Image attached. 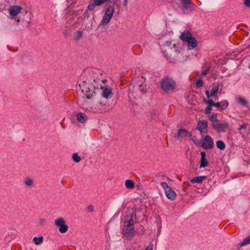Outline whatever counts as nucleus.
<instances>
[{
	"label": "nucleus",
	"mask_w": 250,
	"mask_h": 250,
	"mask_svg": "<svg viewBox=\"0 0 250 250\" xmlns=\"http://www.w3.org/2000/svg\"><path fill=\"white\" fill-rule=\"evenodd\" d=\"M136 217V209L128 208L124 221L123 234L127 239H131L135 234L134 222L133 218Z\"/></svg>",
	"instance_id": "1"
},
{
	"label": "nucleus",
	"mask_w": 250,
	"mask_h": 250,
	"mask_svg": "<svg viewBox=\"0 0 250 250\" xmlns=\"http://www.w3.org/2000/svg\"><path fill=\"white\" fill-rule=\"evenodd\" d=\"M82 92L84 93L87 99H91L95 95L96 93V90H99V84H97V82L95 79L93 80V82L88 84L86 82L83 84Z\"/></svg>",
	"instance_id": "2"
},
{
	"label": "nucleus",
	"mask_w": 250,
	"mask_h": 250,
	"mask_svg": "<svg viewBox=\"0 0 250 250\" xmlns=\"http://www.w3.org/2000/svg\"><path fill=\"white\" fill-rule=\"evenodd\" d=\"M161 86L163 90L166 92L173 91L176 88V82L168 77H165L160 82Z\"/></svg>",
	"instance_id": "3"
},
{
	"label": "nucleus",
	"mask_w": 250,
	"mask_h": 250,
	"mask_svg": "<svg viewBox=\"0 0 250 250\" xmlns=\"http://www.w3.org/2000/svg\"><path fill=\"white\" fill-rule=\"evenodd\" d=\"M160 185L164 190L166 197L171 201H174L176 198L174 190L165 182H161Z\"/></svg>",
	"instance_id": "4"
},
{
	"label": "nucleus",
	"mask_w": 250,
	"mask_h": 250,
	"mask_svg": "<svg viewBox=\"0 0 250 250\" xmlns=\"http://www.w3.org/2000/svg\"><path fill=\"white\" fill-rule=\"evenodd\" d=\"M55 225L57 226L60 227L59 230L62 233L66 232L68 229V226L65 224V222L64 219L62 217L55 219Z\"/></svg>",
	"instance_id": "5"
},
{
	"label": "nucleus",
	"mask_w": 250,
	"mask_h": 250,
	"mask_svg": "<svg viewBox=\"0 0 250 250\" xmlns=\"http://www.w3.org/2000/svg\"><path fill=\"white\" fill-rule=\"evenodd\" d=\"M202 147L205 149H210L213 146V141L212 138L209 135L205 136L203 138Z\"/></svg>",
	"instance_id": "6"
},
{
	"label": "nucleus",
	"mask_w": 250,
	"mask_h": 250,
	"mask_svg": "<svg viewBox=\"0 0 250 250\" xmlns=\"http://www.w3.org/2000/svg\"><path fill=\"white\" fill-rule=\"evenodd\" d=\"M177 5H174V7H181L183 11L188 10V8L193 7V3L191 0H180L179 3H177Z\"/></svg>",
	"instance_id": "7"
},
{
	"label": "nucleus",
	"mask_w": 250,
	"mask_h": 250,
	"mask_svg": "<svg viewBox=\"0 0 250 250\" xmlns=\"http://www.w3.org/2000/svg\"><path fill=\"white\" fill-rule=\"evenodd\" d=\"M8 10L9 15L12 19L21 13V7L19 5H13L9 7Z\"/></svg>",
	"instance_id": "8"
},
{
	"label": "nucleus",
	"mask_w": 250,
	"mask_h": 250,
	"mask_svg": "<svg viewBox=\"0 0 250 250\" xmlns=\"http://www.w3.org/2000/svg\"><path fill=\"white\" fill-rule=\"evenodd\" d=\"M212 125L213 128L218 132H225L229 127L228 123L221 124L219 122V121L214 125Z\"/></svg>",
	"instance_id": "9"
},
{
	"label": "nucleus",
	"mask_w": 250,
	"mask_h": 250,
	"mask_svg": "<svg viewBox=\"0 0 250 250\" xmlns=\"http://www.w3.org/2000/svg\"><path fill=\"white\" fill-rule=\"evenodd\" d=\"M100 89L102 90V95L104 98L107 99L112 95V90L109 86L100 85Z\"/></svg>",
	"instance_id": "10"
},
{
	"label": "nucleus",
	"mask_w": 250,
	"mask_h": 250,
	"mask_svg": "<svg viewBox=\"0 0 250 250\" xmlns=\"http://www.w3.org/2000/svg\"><path fill=\"white\" fill-rule=\"evenodd\" d=\"M25 16L26 17L24 19L21 20L18 19L16 21L17 22L21 21L24 26L27 27L30 24L31 22V14L30 13H28L27 12H26Z\"/></svg>",
	"instance_id": "11"
},
{
	"label": "nucleus",
	"mask_w": 250,
	"mask_h": 250,
	"mask_svg": "<svg viewBox=\"0 0 250 250\" xmlns=\"http://www.w3.org/2000/svg\"><path fill=\"white\" fill-rule=\"evenodd\" d=\"M201 161L200 167H205L208 166L209 163L208 160L206 159V153L205 151L201 152Z\"/></svg>",
	"instance_id": "12"
},
{
	"label": "nucleus",
	"mask_w": 250,
	"mask_h": 250,
	"mask_svg": "<svg viewBox=\"0 0 250 250\" xmlns=\"http://www.w3.org/2000/svg\"><path fill=\"white\" fill-rule=\"evenodd\" d=\"M188 131L185 129L183 128H180L178 130L177 136L176 137L178 140L182 141V139L188 135Z\"/></svg>",
	"instance_id": "13"
},
{
	"label": "nucleus",
	"mask_w": 250,
	"mask_h": 250,
	"mask_svg": "<svg viewBox=\"0 0 250 250\" xmlns=\"http://www.w3.org/2000/svg\"><path fill=\"white\" fill-rule=\"evenodd\" d=\"M188 48L189 50L193 49L197 45V42L194 37H192L190 40H188L187 42Z\"/></svg>",
	"instance_id": "14"
},
{
	"label": "nucleus",
	"mask_w": 250,
	"mask_h": 250,
	"mask_svg": "<svg viewBox=\"0 0 250 250\" xmlns=\"http://www.w3.org/2000/svg\"><path fill=\"white\" fill-rule=\"evenodd\" d=\"M192 37L191 33L188 30H185L181 35L180 38L184 42H187Z\"/></svg>",
	"instance_id": "15"
},
{
	"label": "nucleus",
	"mask_w": 250,
	"mask_h": 250,
	"mask_svg": "<svg viewBox=\"0 0 250 250\" xmlns=\"http://www.w3.org/2000/svg\"><path fill=\"white\" fill-rule=\"evenodd\" d=\"M208 128V122L206 120H200L197 124L196 129L202 130L207 129Z\"/></svg>",
	"instance_id": "16"
},
{
	"label": "nucleus",
	"mask_w": 250,
	"mask_h": 250,
	"mask_svg": "<svg viewBox=\"0 0 250 250\" xmlns=\"http://www.w3.org/2000/svg\"><path fill=\"white\" fill-rule=\"evenodd\" d=\"M112 3H113V5H108L107 6L106 9H105V13H105V14H106L107 15H110L111 17H113V14L114 13L115 8H114V5L115 4H116V1H113Z\"/></svg>",
	"instance_id": "17"
},
{
	"label": "nucleus",
	"mask_w": 250,
	"mask_h": 250,
	"mask_svg": "<svg viewBox=\"0 0 250 250\" xmlns=\"http://www.w3.org/2000/svg\"><path fill=\"white\" fill-rule=\"evenodd\" d=\"M112 18V17L104 13L101 21V24L104 26L106 25L110 22Z\"/></svg>",
	"instance_id": "18"
},
{
	"label": "nucleus",
	"mask_w": 250,
	"mask_h": 250,
	"mask_svg": "<svg viewBox=\"0 0 250 250\" xmlns=\"http://www.w3.org/2000/svg\"><path fill=\"white\" fill-rule=\"evenodd\" d=\"M76 117L77 120L82 123H84L87 120V116L82 112L77 113Z\"/></svg>",
	"instance_id": "19"
},
{
	"label": "nucleus",
	"mask_w": 250,
	"mask_h": 250,
	"mask_svg": "<svg viewBox=\"0 0 250 250\" xmlns=\"http://www.w3.org/2000/svg\"><path fill=\"white\" fill-rule=\"evenodd\" d=\"M220 86L222 87L223 85L221 83H218L217 86H213V88L211 90V92L210 93L211 97L216 96V93L218 92Z\"/></svg>",
	"instance_id": "20"
},
{
	"label": "nucleus",
	"mask_w": 250,
	"mask_h": 250,
	"mask_svg": "<svg viewBox=\"0 0 250 250\" xmlns=\"http://www.w3.org/2000/svg\"><path fill=\"white\" fill-rule=\"evenodd\" d=\"M206 176H196L194 178H193L190 182L192 183H201L206 178Z\"/></svg>",
	"instance_id": "21"
},
{
	"label": "nucleus",
	"mask_w": 250,
	"mask_h": 250,
	"mask_svg": "<svg viewBox=\"0 0 250 250\" xmlns=\"http://www.w3.org/2000/svg\"><path fill=\"white\" fill-rule=\"evenodd\" d=\"M208 118L209 121L212 123V125H214L218 121L217 119V115L216 113H214L212 115H208Z\"/></svg>",
	"instance_id": "22"
},
{
	"label": "nucleus",
	"mask_w": 250,
	"mask_h": 250,
	"mask_svg": "<svg viewBox=\"0 0 250 250\" xmlns=\"http://www.w3.org/2000/svg\"><path fill=\"white\" fill-rule=\"evenodd\" d=\"M125 186L127 188L132 189L134 187V182L131 180H126L125 182Z\"/></svg>",
	"instance_id": "23"
},
{
	"label": "nucleus",
	"mask_w": 250,
	"mask_h": 250,
	"mask_svg": "<svg viewBox=\"0 0 250 250\" xmlns=\"http://www.w3.org/2000/svg\"><path fill=\"white\" fill-rule=\"evenodd\" d=\"M238 102L241 105L245 106H248L249 104L248 101L242 97H239L238 98Z\"/></svg>",
	"instance_id": "24"
},
{
	"label": "nucleus",
	"mask_w": 250,
	"mask_h": 250,
	"mask_svg": "<svg viewBox=\"0 0 250 250\" xmlns=\"http://www.w3.org/2000/svg\"><path fill=\"white\" fill-rule=\"evenodd\" d=\"M216 146L219 149L223 150L225 149L226 145L223 141L218 140L216 142Z\"/></svg>",
	"instance_id": "25"
},
{
	"label": "nucleus",
	"mask_w": 250,
	"mask_h": 250,
	"mask_svg": "<svg viewBox=\"0 0 250 250\" xmlns=\"http://www.w3.org/2000/svg\"><path fill=\"white\" fill-rule=\"evenodd\" d=\"M43 238L42 236L39 237H34L33 238V241L36 245H39L42 243Z\"/></svg>",
	"instance_id": "26"
},
{
	"label": "nucleus",
	"mask_w": 250,
	"mask_h": 250,
	"mask_svg": "<svg viewBox=\"0 0 250 250\" xmlns=\"http://www.w3.org/2000/svg\"><path fill=\"white\" fill-rule=\"evenodd\" d=\"M250 243V235L244 238L242 242L239 244L241 247L246 246Z\"/></svg>",
	"instance_id": "27"
},
{
	"label": "nucleus",
	"mask_w": 250,
	"mask_h": 250,
	"mask_svg": "<svg viewBox=\"0 0 250 250\" xmlns=\"http://www.w3.org/2000/svg\"><path fill=\"white\" fill-rule=\"evenodd\" d=\"M221 107L220 110H223L227 108L229 105V102L227 100L221 101L220 102Z\"/></svg>",
	"instance_id": "28"
},
{
	"label": "nucleus",
	"mask_w": 250,
	"mask_h": 250,
	"mask_svg": "<svg viewBox=\"0 0 250 250\" xmlns=\"http://www.w3.org/2000/svg\"><path fill=\"white\" fill-rule=\"evenodd\" d=\"M110 0H93V1L94 2V4L99 6L104 3L105 2L110 1Z\"/></svg>",
	"instance_id": "29"
},
{
	"label": "nucleus",
	"mask_w": 250,
	"mask_h": 250,
	"mask_svg": "<svg viewBox=\"0 0 250 250\" xmlns=\"http://www.w3.org/2000/svg\"><path fill=\"white\" fill-rule=\"evenodd\" d=\"M74 36H75L74 39L76 41H77L83 36V33L81 31H77L75 33Z\"/></svg>",
	"instance_id": "30"
},
{
	"label": "nucleus",
	"mask_w": 250,
	"mask_h": 250,
	"mask_svg": "<svg viewBox=\"0 0 250 250\" xmlns=\"http://www.w3.org/2000/svg\"><path fill=\"white\" fill-rule=\"evenodd\" d=\"M24 183L26 186L30 187L33 184V181L31 178H28L24 181Z\"/></svg>",
	"instance_id": "31"
},
{
	"label": "nucleus",
	"mask_w": 250,
	"mask_h": 250,
	"mask_svg": "<svg viewBox=\"0 0 250 250\" xmlns=\"http://www.w3.org/2000/svg\"><path fill=\"white\" fill-rule=\"evenodd\" d=\"M247 126V124H244L243 125H241L239 126V128H238V130L241 134L243 133V130H245L246 127Z\"/></svg>",
	"instance_id": "32"
},
{
	"label": "nucleus",
	"mask_w": 250,
	"mask_h": 250,
	"mask_svg": "<svg viewBox=\"0 0 250 250\" xmlns=\"http://www.w3.org/2000/svg\"><path fill=\"white\" fill-rule=\"evenodd\" d=\"M72 159L75 162L77 163L80 162L81 160V158L77 153H74L73 154Z\"/></svg>",
	"instance_id": "33"
},
{
	"label": "nucleus",
	"mask_w": 250,
	"mask_h": 250,
	"mask_svg": "<svg viewBox=\"0 0 250 250\" xmlns=\"http://www.w3.org/2000/svg\"><path fill=\"white\" fill-rule=\"evenodd\" d=\"M96 6L97 5L94 4V2L93 1L92 3H90L87 6V10L90 11H92L95 8Z\"/></svg>",
	"instance_id": "34"
},
{
	"label": "nucleus",
	"mask_w": 250,
	"mask_h": 250,
	"mask_svg": "<svg viewBox=\"0 0 250 250\" xmlns=\"http://www.w3.org/2000/svg\"><path fill=\"white\" fill-rule=\"evenodd\" d=\"M172 46H173V47L174 48V49L172 50V48H170L171 51L172 52H174L175 54H179L180 53V52L178 49H177V48L178 47H177L178 45H177L176 44H173Z\"/></svg>",
	"instance_id": "35"
},
{
	"label": "nucleus",
	"mask_w": 250,
	"mask_h": 250,
	"mask_svg": "<svg viewBox=\"0 0 250 250\" xmlns=\"http://www.w3.org/2000/svg\"><path fill=\"white\" fill-rule=\"evenodd\" d=\"M95 80L97 82V84H99V87H100V85H101V84H100V83L102 82L103 83H105L107 82V80L106 79L101 80L99 78H96Z\"/></svg>",
	"instance_id": "36"
},
{
	"label": "nucleus",
	"mask_w": 250,
	"mask_h": 250,
	"mask_svg": "<svg viewBox=\"0 0 250 250\" xmlns=\"http://www.w3.org/2000/svg\"><path fill=\"white\" fill-rule=\"evenodd\" d=\"M204 83L201 79L198 80L196 83V85L198 87H201L203 85Z\"/></svg>",
	"instance_id": "37"
},
{
	"label": "nucleus",
	"mask_w": 250,
	"mask_h": 250,
	"mask_svg": "<svg viewBox=\"0 0 250 250\" xmlns=\"http://www.w3.org/2000/svg\"><path fill=\"white\" fill-rule=\"evenodd\" d=\"M83 17L84 19H88L90 17V14L88 12V10H85V11L83 13Z\"/></svg>",
	"instance_id": "38"
},
{
	"label": "nucleus",
	"mask_w": 250,
	"mask_h": 250,
	"mask_svg": "<svg viewBox=\"0 0 250 250\" xmlns=\"http://www.w3.org/2000/svg\"><path fill=\"white\" fill-rule=\"evenodd\" d=\"M206 103L208 104V106L212 107L214 106V102L212 100H209L208 101H205Z\"/></svg>",
	"instance_id": "39"
},
{
	"label": "nucleus",
	"mask_w": 250,
	"mask_h": 250,
	"mask_svg": "<svg viewBox=\"0 0 250 250\" xmlns=\"http://www.w3.org/2000/svg\"><path fill=\"white\" fill-rule=\"evenodd\" d=\"M212 110V108L210 106H208L205 109V113L207 115L210 113Z\"/></svg>",
	"instance_id": "40"
},
{
	"label": "nucleus",
	"mask_w": 250,
	"mask_h": 250,
	"mask_svg": "<svg viewBox=\"0 0 250 250\" xmlns=\"http://www.w3.org/2000/svg\"><path fill=\"white\" fill-rule=\"evenodd\" d=\"M199 130L200 131V134L202 137L205 136V134H206L208 133L207 129Z\"/></svg>",
	"instance_id": "41"
},
{
	"label": "nucleus",
	"mask_w": 250,
	"mask_h": 250,
	"mask_svg": "<svg viewBox=\"0 0 250 250\" xmlns=\"http://www.w3.org/2000/svg\"><path fill=\"white\" fill-rule=\"evenodd\" d=\"M209 68H207L204 70H203L201 73L200 76L203 77L205 76L207 74V72Z\"/></svg>",
	"instance_id": "42"
},
{
	"label": "nucleus",
	"mask_w": 250,
	"mask_h": 250,
	"mask_svg": "<svg viewBox=\"0 0 250 250\" xmlns=\"http://www.w3.org/2000/svg\"><path fill=\"white\" fill-rule=\"evenodd\" d=\"M87 210L89 212L93 211H94V207L91 205H89L87 208Z\"/></svg>",
	"instance_id": "43"
},
{
	"label": "nucleus",
	"mask_w": 250,
	"mask_h": 250,
	"mask_svg": "<svg viewBox=\"0 0 250 250\" xmlns=\"http://www.w3.org/2000/svg\"><path fill=\"white\" fill-rule=\"evenodd\" d=\"M171 44V42L170 41H167L165 42L164 43V45L166 46H170Z\"/></svg>",
	"instance_id": "44"
},
{
	"label": "nucleus",
	"mask_w": 250,
	"mask_h": 250,
	"mask_svg": "<svg viewBox=\"0 0 250 250\" xmlns=\"http://www.w3.org/2000/svg\"><path fill=\"white\" fill-rule=\"evenodd\" d=\"M153 245L152 244H150L146 248V250H153Z\"/></svg>",
	"instance_id": "45"
},
{
	"label": "nucleus",
	"mask_w": 250,
	"mask_h": 250,
	"mask_svg": "<svg viewBox=\"0 0 250 250\" xmlns=\"http://www.w3.org/2000/svg\"><path fill=\"white\" fill-rule=\"evenodd\" d=\"M244 4L246 6L250 7V0H245Z\"/></svg>",
	"instance_id": "46"
},
{
	"label": "nucleus",
	"mask_w": 250,
	"mask_h": 250,
	"mask_svg": "<svg viewBox=\"0 0 250 250\" xmlns=\"http://www.w3.org/2000/svg\"><path fill=\"white\" fill-rule=\"evenodd\" d=\"M213 106H215V107H216L217 108H219V110H220V107H221L220 102L214 103Z\"/></svg>",
	"instance_id": "47"
},
{
	"label": "nucleus",
	"mask_w": 250,
	"mask_h": 250,
	"mask_svg": "<svg viewBox=\"0 0 250 250\" xmlns=\"http://www.w3.org/2000/svg\"><path fill=\"white\" fill-rule=\"evenodd\" d=\"M163 54H164L165 57L167 59V60L170 62H171L172 60H171V59L169 58V57H168L167 56V54L166 53V51H164L163 52Z\"/></svg>",
	"instance_id": "48"
},
{
	"label": "nucleus",
	"mask_w": 250,
	"mask_h": 250,
	"mask_svg": "<svg viewBox=\"0 0 250 250\" xmlns=\"http://www.w3.org/2000/svg\"><path fill=\"white\" fill-rule=\"evenodd\" d=\"M157 112L156 111H153L151 114V118L155 119V117L156 116Z\"/></svg>",
	"instance_id": "49"
},
{
	"label": "nucleus",
	"mask_w": 250,
	"mask_h": 250,
	"mask_svg": "<svg viewBox=\"0 0 250 250\" xmlns=\"http://www.w3.org/2000/svg\"><path fill=\"white\" fill-rule=\"evenodd\" d=\"M206 95L207 96V97L208 98H209L210 97H211V96H210V93L209 92V90H207L206 91Z\"/></svg>",
	"instance_id": "50"
},
{
	"label": "nucleus",
	"mask_w": 250,
	"mask_h": 250,
	"mask_svg": "<svg viewBox=\"0 0 250 250\" xmlns=\"http://www.w3.org/2000/svg\"><path fill=\"white\" fill-rule=\"evenodd\" d=\"M137 188L138 189H142V186L141 185H137Z\"/></svg>",
	"instance_id": "51"
},
{
	"label": "nucleus",
	"mask_w": 250,
	"mask_h": 250,
	"mask_svg": "<svg viewBox=\"0 0 250 250\" xmlns=\"http://www.w3.org/2000/svg\"><path fill=\"white\" fill-rule=\"evenodd\" d=\"M45 221V219H42L40 220V223L42 224V223H43V222Z\"/></svg>",
	"instance_id": "52"
},
{
	"label": "nucleus",
	"mask_w": 250,
	"mask_h": 250,
	"mask_svg": "<svg viewBox=\"0 0 250 250\" xmlns=\"http://www.w3.org/2000/svg\"><path fill=\"white\" fill-rule=\"evenodd\" d=\"M166 178H167V181H171V180L168 177H167Z\"/></svg>",
	"instance_id": "53"
},
{
	"label": "nucleus",
	"mask_w": 250,
	"mask_h": 250,
	"mask_svg": "<svg viewBox=\"0 0 250 250\" xmlns=\"http://www.w3.org/2000/svg\"><path fill=\"white\" fill-rule=\"evenodd\" d=\"M127 4V0L125 1L124 0V5H126Z\"/></svg>",
	"instance_id": "54"
},
{
	"label": "nucleus",
	"mask_w": 250,
	"mask_h": 250,
	"mask_svg": "<svg viewBox=\"0 0 250 250\" xmlns=\"http://www.w3.org/2000/svg\"><path fill=\"white\" fill-rule=\"evenodd\" d=\"M99 105L105 106V104H102L101 103L99 104Z\"/></svg>",
	"instance_id": "55"
},
{
	"label": "nucleus",
	"mask_w": 250,
	"mask_h": 250,
	"mask_svg": "<svg viewBox=\"0 0 250 250\" xmlns=\"http://www.w3.org/2000/svg\"><path fill=\"white\" fill-rule=\"evenodd\" d=\"M214 97L215 98V99H218L217 95L216 94V97Z\"/></svg>",
	"instance_id": "56"
},
{
	"label": "nucleus",
	"mask_w": 250,
	"mask_h": 250,
	"mask_svg": "<svg viewBox=\"0 0 250 250\" xmlns=\"http://www.w3.org/2000/svg\"><path fill=\"white\" fill-rule=\"evenodd\" d=\"M159 176H161V177H165V175H160Z\"/></svg>",
	"instance_id": "57"
},
{
	"label": "nucleus",
	"mask_w": 250,
	"mask_h": 250,
	"mask_svg": "<svg viewBox=\"0 0 250 250\" xmlns=\"http://www.w3.org/2000/svg\"><path fill=\"white\" fill-rule=\"evenodd\" d=\"M64 34L65 36H66L67 34V33H64Z\"/></svg>",
	"instance_id": "58"
},
{
	"label": "nucleus",
	"mask_w": 250,
	"mask_h": 250,
	"mask_svg": "<svg viewBox=\"0 0 250 250\" xmlns=\"http://www.w3.org/2000/svg\"><path fill=\"white\" fill-rule=\"evenodd\" d=\"M249 68L250 69V65L248 66Z\"/></svg>",
	"instance_id": "59"
},
{
	"label": "nucleus",
	"mask_w": 250,
	"mask_h": 250,
	"mask_svg": "<svg viewBox=\"0 0 250 250\" xmlns=\"http://www.w3.org/2000/svg\"><path fill=\"white\" fill-rule=\"evenodd\" d=\"M124 0L125 1H126V0Z\"/></svg>",
	"instance_id": "60"
}]
</instances>
